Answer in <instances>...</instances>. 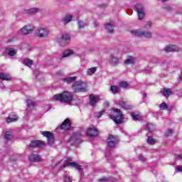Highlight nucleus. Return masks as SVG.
Masks as SVG:
<instances>
[{
    "instance_id": "1",
    "label": "nucleus",
    "mask_w": 182,
    "mask_h": 182,
    "mask_svg": "<svg viewBox=\"0 0 182 182\" xmlns=\"http://www.w3.org/2000/svg\"><path fill=\"white\" fill-rule=\"evenodd\" d=\"M53 99L64 105H72L73 94L69 91H64L62 93L55 95Z\"/></svg>"
},
{
    "instance_id": "2",
    "label": "nucleus",
    "mask_w": 182,
    "mask_h": 182,
    "mask_svg": "<svg viewBox=\"0 0 182 182\" xmlns=\"http://www.w3.org/2000/svg\"><path fill=\"white\" fill-rule=\"evenodd\" d=\"M109 117L117 124H122L123 122H127V118L125 117L123 112L117 108H112V114L109 115Z\"/></svg>"
},
{
    "instance_id": "3",
    "label": "nucleus",
    "mask_w": 182,
    "mask_h": 182,
    "mask_svg": "<svg viewBox=\"0 0 182 182\" xmlns=\"http://www.w3.org/2000/svg\"><path fill=\"white\" fill-rule=\"evenodd\" d=\"M72 87L75 93H80L87 91V84L81 80L75 81Z\"/></svg>"
},
{
    "instance_id": "4",
    "label": "nucleus",
    "mask_w": 182,
    "mask_h": 182,
    "mask_svg": "<svg viewBox=\"0 0 182 182\" xmlns=\"http://www.w3.org/2000/svg\"><path fill=\"white\" fill-rule=\"evenodd\" d=\"M35 31V26L32 24H28L24 26L22 28H21L18 33V35H23V36H26V35H31Z\"/></svg>"
},
{
    "instance_id": "5",
    "label": "nucleus",
    "mask_w": 182,
    "mask_h": 182,
    "mask_svg": "<svg viewBox=\"0 0 182 182\" xmlns=\"http://www.w3.org/2000/svg\"><path fill=\"white\" fill-rule=\"evenodd\" d=\"M132 35L133 36H139V38H147L149 39L151 38L152 35L151 33L149 31H143L141 30H132L131 31Z\"/></svg>"
},
{
    "instance_id": "6",
    "label": "nucleus",
    "mask_w": 182,
    "mask_h": 182,
    "mask_svg": "<svg viewBox=\"0 0 182 182\" xmlns=\"http://www.w3.org/2000/svg\"><path fill=\"white\" fill-rule=\"evenodd\" d=\"M63 167H74V168H76L77 170H78V171H80V170H82V166L77 164V163L73 162L72 158L67 159L65 164L63 165Z\"/></svg>"
},
{
    "instance_id": "7",
    "label": "nucleus",
    "mask_w": 182,
    "mask_h": 182,
    "mask_svg": "<svg viewBox=\"0 0 182 182\" xmlns=\"http://www.w3.org/2000/svg\"><path fill=\"white\" fill-rule=\"evenodd\" d=\"M37 36L38 38H48L49 36V33H50V31H49V28H38L36 31Z\"/></svg>"
},
{
    "instance_id": "8",
    "label": "nucleus",
    "mask_w": 182,
    "mask_h": 182,
    "mask_svg": "<svg viewBox=\"0 0 182 182\" xmlns=\"http://www.w3.org/2000/svg\"><path fill=\"white\" fill-rule=\"evenodd\" d=\"M58 42L61 46H65L68 45V43H70V36H69V34H62L60 38H58Z\"/></svg>"
},
{
    "instance_id": "9",
    "label": "nucleus",
    "mask_w": 182,
    "mask_h": 182,
    "mask_svg": "<svg viewBox=\"0 0 182 182\" xmlns=\"http://www.w3.org/2000/svg\"><path fill=\"white\" fill-rule=\"evenodd\" d=\"M41 134L44 136V137L47 138L49 146H52L55 143V136H53V133L46 131L41 132Z\"/></svg>"
},
{
    "instance_id": "10",
    "label": "nucleus",
    "mask_w": 182,
    "mask_h": 182,
    "mask_svg": "<svg viewBox=\"0 0 182 182\" xmlns=\"http://www.w3.org/2000/svg\"><path fill=\"white\" fill-rule=\"evenodd\" d=\"M135 11H136L137 12V15H138V18L139 21H141V19H143V18H144V7L143 6V5L138 4L136 5H135Z\"/></svg>"
},
{
    "instance_id": "11",
    "label": "nucleus",
    "mask_w": 182,
    "mask_h": 182,
    "mask_svg": "<svg viewBox=\"0 0 182 182\" xmlns=\"http://www.w3.org/2000/svg\"><path fill=\"white\" fill-rule=\"evenodd\" d=\"M119 143V138L117 136H114L113 135H109L107 139V146L111 149L115 147L116 144Z\"/></svg>"
},
{
    "instance_id": "12",
    "label": "nucleus",
    "mask_w": 182,
    "mask_h": 182,
    "mask_svg": "<svg viewBox=\"0 0 182 182\" xmlns=\"http://www.w3.org/2000/svg\"><path fill=\"white\" fill-rule=\"evenodd\" d=\"M87 134V136H90V137H97V136H99V131L95 127L88 128Z\"/></svg>"
},
{
    "instance_id": "13",
    "label": "nucleus",
    "mask_w": 182,
    "mask_h": 182,
    "mask_svg": "<svg viewBox=\"0 0 182 182\" xmlns=\"http://www.w3.org/2000/svg\"><path fill=\"white\" fill-rule=\"evenodd\" d=\"M41 9L39 8L33 7L31 9H26L23 11V14L26 15H35V14H38L40 12Z\"/></svg>"
},
{
    "instance_id": "14",
    "label": "nucleus",
    "mask_w": 182,
    "mask_h": 182,
    "mask_svg": "<svg viewBox=\"0 0 182 182\" xmlns=\"http://www.w3.org/2000/svg\"><path fill=\"white\" fill-rule=\"evenodd\" d=\"M164 50L166 53L170 52H178L180 48L176 45H168L164 48Z\"/></svg>"
},
{
    "instance_id": "15",
    "label": "nucleus",
    "mask_w": 182,
    "mask_h": 182,
    "mask_svg": "<svg viewBox=\"0 0 182 182\" xmlns=\"http://www.w3.org/2000/svg\"><path fill=\"white\" fill-rule=\"evenodd\" d=\"M99 99H100L99 96L91 94L90 95V106H92V107H95V106H96V105H97V102H99Z\"/></svg>"
},
{
    "instance_id": "16",
    "label": "nucleus",
    "mask_w": 182,
    "mask_h": 182,
    "mask_svg": "<svg viewBox=\"0 0 182 182\" xmlns=\"http://www.w3.org/2000/svg\"><path fill=\"white\" fill-rule=\"evenodd\" d=\"M28 160L32 163H38L39 161H42V158H41V156L38 154H31L28 156Z\"/></svg>"
},
{
    "instance_id": "17",
    "label": "nucleus",
    "mask_w": 182,
    "mask_h": 182,
    "mask_svg": "<svg viewBox=\"0 0 182 182\" xmlns=\"http://www.w3.org/2000/svg\"><path fill=\"white\" fill-rule=\"evenodd\" d=\"M42 146H45V142L42 141H32L29 144L30 149H35V147H42Z\"/></svg>"
},
{
    "instance_id": "18",
    "label": "nucleus",
    "mask_w": 182,
    "mask_h": 182,
    "mask_svg": "<svg viewBox=\"0 0 182 182\" xmlns=\"http://www.w3.org/2000/svg\"><path fill=\"white\" fill-rule=\"evenodd\" d=\"M119 58L112 55L109 56V63L111 65V66H117V65H119Z\"/></svg>"
},
{
    "instance_id": "19",
    "label": "nucleus",
    "mask_w": 182,
    "mask_h": 182,
    "mask_svg": "<svg viewBox=\"0 0 182 182\" xmlns=\"http://www.w3.org/2000/svg\"><path fill=\"white\" fill-rule=\"evenodd\" d=\"M62 130H69L70 129V120L66 119L61 124Z\"/></svg>"
},
{
    "instance_id": "20",
    "label": "nucleus",
    "mask_w": 182,
    "mask_h": 182,
    "mask_svg": "<svg viewBox=\"0 0 182 182\" xmlns=\"http://www.w3.org/2000/svg\"><path fill=\"white\" fill-rule=\"evenodd\" d=\"M118 105L119 106H121L122 107H123L124 109V110H130V109H132V106L127 105V103H126V102L123 101V100H120L118 102Z\"/></svg>"
},
{
    "instance_id": "21",
    "label": "nucleus",
    "mask_w": 182,
    "mask_h": 182,
    "mask_svg": "<svg viewBox=\"0 0 182 182\" xmlns=\"http://www.w3.org/2000/svg\"><path fill=\"white\" fill-rule=\"evenodd\" d=\"M0 80H11L12 77L11 75L5 73H0Z\"/></svg>"
},
{
    "instance_id": "22",
    "label": "nucleus",
    "mask_w": 182,
    "mask_h": 182,
    "mask_svg": "<svg viewBox=\"0 0 182 182\" xmlns=\"http://www.w3.org/2000/svg\"><path fill=\"white\" fill-rule=\"evenodd\" d=\"M73 18V17L72 16V15L68 14L63 17L61 21L64 25H67V23H69V22H72Z\"/></svg>"
},
{
    "instance_id": "23",
    "label": "nucleus",
    "mask_w": 182,
    "mask_h": 182,
    "mask_svg": "<svg viewBox=\"0 0 182 182\" xmlns=\"http://www.w3.org/2000/svg\"><path fill=\"white\" fill-rule=\"evenodd\" d=\"M72 55H75L73 50H66L64 51L62 58H69V56H72Z\"/></svg>"
},
{
    "instance_id": "24",
    "label": "nucleus",
    "mask_w": 182,
    "mask_h": 182,
    "mask_svg": "<svg viewBox=\"0 0 182 182\" xmlns=\"http://www.w3.org/2000/svg\"><path fill=\"white\" fill-rule=\"evenodd\" d=\"M23 65H25L26 66H28V68H31L32 65H33V61L29 58H24L22 60Z\"/></svg>"
},
{
    "instance_id": "25",
    "label": "nucleus",
    "mask_w": 182,
    "mask_h": 182,
    "mask_svg": "<svg viewBox=\"0 0 182 182\" xmlns=\"http://www.w3.org/2000/svg\"><path fill=\"white\" fill-rule=\"evenodd\" d=\"M14 137V135L12 134V131L11 130H7L5 132V134H4V139L6 140H11Z\"/></svg>"
},
{
    "instance_id": "26",
    "label": "nucleus",
    "mask_w": 182,
    "mask_h": 182,
    "mask_svg": "<svg viewBox=\"0 0 182 182\" xmlns=\"http://www.w3.org/2000/svg\"><path fill=\"white\" fill-rule=\"evenodd\" d=\"M77 79V77H66L63 79V82H65L66 83H72L73 82H75Z\"/></svg>"
},
{
    "instance_id": "27",
    "label": "nucleus",
    "mask_w": 182,
    "mask_h": 182,
    "mask_svg": "<svg viewBox=\"0 0 182 182\" xmlns=\"http://www.w3.org/2000/svg\"><path fill=\"white\" fill-rule=\"evenodd\" d=\"M146 130L150 133H153V132L156 131V125L152 123H149L146 125Z\"/></svg>"
},
{
    "instance_id": "28",
    "label": "nucleus",
    "mask_w": 182,
    "mask_h": 182,
    "mask_svg": "<svg viewBox=\"0 0 182 182\" xmlns=\"http://www.w3.org/2000/svg\"><path fill=\"white\" fill-rule=\"evenodd\" d=\"M16 120H18V116L13 115L7 117L6 122V123H12V122H16Z\"/></svg>"
},
{
    "instance_id": "29",
    "label": "nucleus",
    "mask_w": 182,
    "mask_h": 182,
    "mask_svg": "<svg viewBox=\"0 0 182 182\" xmlns=\"http://www.w3.org/2000/svg\"><path fill=\"white\" fill-rule=\"evenodd\" d=\"M96 68H91L87 70L86 71V75H87V76H92V75H94V73H96Z\"/></svg>"
},
{
    "instance_id": "30",
    "label": "nucleus",
    "mask_w": 182,
    "mask_h": 182,
    "mask_svg": "<svg viewBox=\"0 0 182 182\" xmlns=\"http://www.w3.org/2000/svg\"><path fill=\"white\" fill-rule=\"evenodd\" d=\"M162 94L165 97H168L171 95V90L170 89L164 88L161 91Z\"/></svg>"
},
{
    "instance_id": "31",
    "label": "nucleus",
    "mask_w": 182,
    "mask_h": 182,
    "mask_svg": "<svg viewBox=\"0 0 182 182\" xmlns=\"http://www.w3.org/2000/svg\"><path fill=\"white\" fill-rule=\"evenodd\" d=\"M9 56H15L16 55V50L10 48L7 49Z\"/></svg>"
},
{
    "instance_id": "32",
    "label": "nucleus",
    "mask_w": 182,
    "mask_h": 182,
    "mask_svg": "<svg viewBox=\"0 0 182 182\" xmlns=\"http://www.w3.org/2000/svg\"><path fill=\"white\" fill-rule=\"evenodd\" d=\"M105 29L109 33H113L114 29H113V24L108 23L105 26Z\"/></svg>"
},
{
    "instance_id": "33",
    "label": "nucleus",
    "mask_w": 182,
    "mask_h": 182,
    "mask_svg": "<svg viewBox=\"0 0 182 182\" xmlns=\"http://www.w3.org/2000/svg\"><path fill=\"white\" fill-rule=\"evenodd\" d=\"M134 58L133 57H128L127 59L125 60L124 63L126 65H132V63H134Z\"/></svg>"
},
{
    "instance_id": "34",
    "label": "nucleus",
    "mask_w": 182,
    "mask_h": 182,
    "mask_svg": "<svg viewBox=\"0 0 182 182\" xmlns=\"http://www.w3.org/2000/svg\"><path fill=\"white\" fill-rule=\"evenodd\" d=\"M110 92L113 93V95H116V93H119V87L112 85L110 87Z\"/></svg>"
},
{
    "instance_id": "35",
    "label": "nucleus",
    "mask_w": 182,
    "mask_h": 182,
    "mask_svg": "<svg viewBox=\"0 0 182 182\" xmlns=\"http://www.w3.org/2000/svg\"><path fill=\"white\" fill-rule=\"evenodd\" d=\"M119 87H123V89H126V87H128L129 84L126 81H121L119 82Z\"/></svg>"
},
{
    "instance_id": "36",
    "label": "nucleus",
    "mask_w": 182,
    "mask_h": 182,
    "mask_svg": "<svg viewBox=\"0 0 182 182\" xmlns=\"http://www.w3.org/2000/svg\"><path fill=\"white\" fill-rule=\"evenodd\" d=\"M27 106L28 107H33L35 106V101L32 100L31 98L27 100Z\"/></svg>"
},
{
    "instance_id": "37",
    "label": "nucleus",
    "mask_w": 182,
    "mask_h": 182,
    "mask_svg": "<svg viewBox=\"0 0 182 182\" xmlns=\"http://www.w3.org/2000/svg\"><path fill=\"white\" fill-rule=\"evenodd\" d=\"M131 117H132V119L134 120H140L141 119V117H140V115H139V114H136L134 112L131 114Z\"/></svg>"
},
{
    "instance_id": "38",
    "label": "nucleus",
    "mask_w": 182,
    "mask_h": 182,
    "mask_svg": "<svg viewBox=\"0 0 182 182\" xmlns=\"http://www.w3.org/2000/svg\"><path fill=\"white\" fill-rule=\"evenodd\" d=\"M167 107H168V105H167V104H166V102H162L159 105L160 110H166L167 109Z\"/></svg>"
},
{
    "instance_id": "39",
    "label": "nucleus",
    "mask_w": 182,
    "mask_h": 182,
    "mask_svg": "<svg viewBox=\"0 0 182 182\" xmlns=\"http://www.w3.org/2000/svg\"><path fill=\"white\" fill-rule=\"evenodd\" d=\"M147 143L149 144H156V140L154 139H153L152 136H149L147 139Z\"/></svg>"
},
{
    "instance_id": "40",
    "label": "nucleus",
    "mask_w": 182,
    "mask_h": 182,
    "mask_svg": "<svg viewBox=\"0 0 182 182\" xmlns=\"http://www.w3.org/2000/svg\"><path fill=\"white\" fill-rule=\"evenodd\" d=\"M87 24L82 22V21H78V26H79V29H82V28H85V26H87Z\"/></svg>"
},
{
    "instance_id": "41",
    "label": "nucleus",
    "mask_w": 182,
    "mask_h": 182,
    "mask_svg": "<svg viewBox=\"0 0 182 182\" xmlns=\"http://www.w3.org/2000/svg\"><path fill=\"white\" fill-rule=\"evenodd\" d=\"M145 29H150V28H151V22L148 21L145 23L144 26Z\"/></svg>"
},
{
    "instance_id": "42",
    "label": "nucleus",
    "mask_w": 182,
    "mask_h": 182,
    "mask_svg": "<svg viewBox=\"0 0 182 182\" xmlns=\"http://www.w3.org/2000/svg\"><path fill=\"white\" fill-rule=\"evenodd\" d=\"M103 114H105V111H100V112H97L96 114V117L100 119V117H102V116H103Z\"/></svg>"
},
{
    "instance_id": "43",
    "label": "nucleus",
    "mask_w": 182,
    "mask_h": 182,
    "mask_svg": "<svg viewBox=\"0 0 182 182\" xmlns=\"http://www.w3.org/2000/svg\"><path fill=\"white\" fill-rule=\"evenodd\" d=\"M171 133H173V129H168L165 133V136L168 137V136H171Z\"/></svg>"
},
{
    "instance_id": "44",
    "label": "nucleus",
    "mask_w": 182,
    "mask_h": 182,
    "mask_svg": "<svg viewBox=\"0 0 182 182\" xmlns=\"http://www.w3.org/2000/svg\"><path fill=\"white\" fill-rule=\"evenodd\" d=\"M175 169L178 173H182V165H179L175 167Z\"/></svg>"
},
{
    "instance_id": "45",
    "label": "nucleus",
    "mask_w": 182,
    "mask_h": 182,
    "mask_svg": "<svg viewBox=\"0 0 182 182\" xmlns=\"http://www.w3.org/2000/svg\"><path fill=\"white\" fill-rule=\"evenodd\" d=\"M138 159L140 160V161H146L147 160V159H146V157H144L143 155H139Z\"/></svg>"
},
{
    "instance_id": "46",
    "label": "nucleus",
    "mask_w": 182,
    "mask_h": 182,
    "mask_svg": "<svg viewBox=\"0 0 182 182\" xmlns=\"http://www.w3.org/2000/svg\"><path fill=\"white\" fill-rule=\"evenodd\" d=\"M6 89V87H5V85H4V83H2L1 81H0V90H5Z\"/></svg>"
},
{
    "instance_id": "47",
    "label": "nucleus",
    "mask_w": 182,
    "mask_h": 182,
    "mask_svg": "<svg viewBox=\"0 0 182 182\" xmlns=\"http://www.w3.org/2000/svg\"><path fill=\"white\" fill-rule=\"evenodd\" d=\"M64 181L65 182H72V180H70V178H69L68 176H65Z\"/></svg>"
},
{
    "instance_id": "48",
    "label": "nucleus",
    "mask_w": 182,
    "mask_h": 182,
    "mask_svg": "<svg viewBox=\"0 0 182 182\" xmlns=\"http://www.w3.org/2000/svg\"><path fill=\"white\" fill-rule=\"evenodd\" d=\"M99 181H100V182L107 181V178H102L100 179Z\"/></svg>"
},
{
    "instance_id": "49",
    "label": "nucleus",
    "mask_w": 182,
    "mask_h": 182,
    "mask_svg": "<svg viewBox=\"0 0 182 182\" xmlns=\"http://www.w3.org/2000/svg\"><path fill=\"white\" fill-rule=\"evenodd\" d=\"M33 73H34V75H36V76H38V75H39V70H34Z\"/></svg>"
},
{
    "instance_id": "50",
    "label": "nucleus",
    "mask_w": 182,
    "mask_h": 182,
    "mask_svg": "<svg viewBox=\"0 0 182 182\" xmlns=\"http://www.w3.org/2000/svg\"><path fill=\"white\" fill-rule=\"evenodd\" d=\"M165 9H166V11H170L171 9V7L168 6V7H164Z\"/></svg>"
},
{
    "instance_id": "51",
    "label": "nucleus",
    "mask_w": 182,
    "mask_h": 182,
    "mask_svg": "<svg viewBox=\"0 0 182 182\" xmlns=\"http://www.w3.org/2000/svg\"><path fill=\"white\" fill-rule=\"evenodd\" d=\"M178 159L179 160H182V155H178Z\"/></svg>"
},
{
    "instance_id": "52",
    "label": "nucleus",
    "mask_w": 182,
    "mask_h": 182,
    "mask_svg": "<svg viewBox=\"0 0 182 182\" xmlns=\"http://www.w3.org/2000/svg\"><path fill=\"white\" fill-rule=\"evenodd\" d=\"M143 97H147V95L146 94H143Z\"/></svg>"
},
{
    "instance_id": "53",
    "label": "nucleus",
    "mask_w": 182,
    "mask_h": 182,
    "mask_svg": "<svg viewBox=\"0 0 182 182\" xmlns=\"http://www.w3.org/2000/svg\"><path fill=\"white\" fill-rule=\"evenodd\" d=\"M73 139H75V136L71 137V140H73Z\"/></svg>"
}]
</instances>
